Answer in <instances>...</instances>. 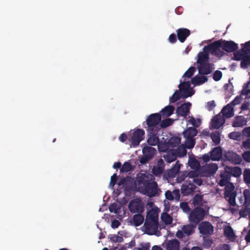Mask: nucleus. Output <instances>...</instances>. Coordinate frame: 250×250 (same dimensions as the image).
Segmentation results:
<instances>
[{
	"label": "nucleus",
	"mask_w": 250,
	"mask_h": 250,
	"mask_svg": "<svg viewBox=\"0 0 250 250\" xmlns=\"http://www.w3.org/2000/svg\"><path fill=\"white\" fill-rule=\"evenodd\" d=\"M177 37L176 34L172 33L170 34L168 38V41L171 43H174L177 42Z\"/></svg>",
	"instance_id": "69168bd1"
},
{
	"label": "nucleus",
	"mask_w": 250,
	"mask_h": 250,
	"mask_svg": "<svg viewBox=\"0 0 250 250\" xmlns=\"http://www.w3.org/2000/svg\"><path fill=\"white\" fill-rule=\"evenodd\" d=\"M250 84V82H248L247 83H245L243 86V89L242 90L241 94L243 95H245L246 98L248 97L249 93H247V91L249 89H247V88L249 87Z\"/></svg>",
	"instance_id": "5fc2aeb1"
},
{
	"label": "nucleus",
	"mask_w": 250,
	"mask_h": 250,
	"mask_svg": "<svg viewBox=\"0 0 250 250\" xmlns=\"http://www.w3.org/2000/svg\"><path fill=\"white\" fill-rule=\"evenodd\" d=\"M223 116L227 118H230L234 115L233 107L229 104H227L222 110Z\"/></svg>",
	"instance_id": "bb28decb"
},
{
	"label": "nucleus",
	"mask_w": 250,
	"mask_h": 250,
	"mask_svg": "<svg viewBox=\"0 0 250 250\" xmlns=\"http://www.w3.org/2000/svg\"><path fill=\"white\" fill-rule=\"evenodd\" d=\"M174 120L171 118H167L161 121L159 127L161 128H166L173 124Z\"/></svg>",
	"instance_id": "4c0bfd02"
},
{
	"label": "nucleus",
	"mask_w": 250,
	"mask_h": 250,
	"mask_svg": "<svg viewBox=\"0 0 250 250\" xmlns=\"http://www.w3.org/2000/svg\"><path fill=\"white\" fill-rule=\"evenodd\" d=\"M145 132L143 129H137L132 133L130 139L131 146L133 147L138 146L140 142L144 140Z\"/></svg>",
	"instance_id": "1a4fd4ad"
},
{
	"label": "nucleus",
	"mask_w": 250,
	"mask_h": 250,
	"mask_svg": "<svg viewBox=\"0 0 250 250\" xmlns=\"http://www.w3.org/2000/svg\"><path fill=\"white\" fill-rule=\"evenodd\" d=\"M164 169L160 167L156 166L152 168V172L155 176H159L163 173Z\"/></svg>",
	"instance_id": "09e8293b"
},
{
	"label": "nucleus",
	"mask_w": 250,
	"mask_h": 250,
	"mask_svg": "<svg viewBox=\"0 0 250 250\" xmlns=\"http://www.w3.org/2000/svg\"><path fill=\"white\" fill-rule=\"evenodd\" d=\"M189 119L188 121V123L189 124L192 125L195 128L198 127L201 124V120L199 118H197L195 119L193 116H191L188 117Z\"/></svg>",
	"instance_id": "e433bc0d"
},
{
	"label": "nucleus",
	"mask_w": 250,
	"mask_h": 250,
	"mask_svg": "<svg viewBox=\"0 0 250 250\" xmlns=\"http://www.w3.org/2000/svg\"><path fill=\"white\" fill-rule=\"evenodd\" d=\"M174 109L175 108L173 105H169L163 108L159 114L161 117H167L173 113Z\"/></svg>",
	"instance_id": "5701e85b"
},
{
	"label": "nucleus",
	"mask_w": 250,
	"mask_h": 250,
	"mask_svg": "<svg viewBox=\"0 0 250 250\" xmlns=\"http://www.w3.org/2000/svg\"><path fill=\"white\" fill-rule=\"evenodd\" d=\"M121 235H122L121 234ZM110 239L112 241L115 242V243L122 242L124 240L122 236H118V235H114V236H113L110 238Z\"/></svg>",
	"instance_id": "bf43d9fd"
},
{
	"label": "nucleus",
	"mask_w": 250,
	"mask_h": 250,
	"mask_svg": "<svg viewBox=\"0 0 250 250\" xmlns=\"http://www.w3.org/2000/svg\"><path fill=\"white\" fill-rule=\"evenodd\" d=\"M247 119L243 116H238L235 117L232 123L233 127H242L246 125Z\"/></svg>",
	"instance_id": "412c9836"
},
{
	"label": "nucleus",
	"mask_w": 250,
	"mask_h": 250,
	"mask_svg": "<svg viewBox=\"0 0 250 250\" xmlns=\"http://www.w3.org/2000/svg\"><path fill=\"white\" fill-rule=\"evenodd\" d=\"M211 138L213 142L215 145H218L220 143V134L218 132L212 133L210 135Z\"/></svg>",
	"instance_id": "c03bdc74"
},
{
	"label": "nucleus",
	"mask_w": 250,
	"mask_h": 250,
	"mask_svg": "<svg viewBox=\"0 0 250 250\" xmlns=\"http://www.w3.org/2000/svg\"><path fill=\"white\" fill-rule=\"evenodd\" d=\"M170 148L169 145L168 144V141L166 140L164 142H159L158 145V148L160 152H166Z\"/></svg>",
	"instance_id": "473e14b6"
},
{
	"label": "nucleus",
	"mask_w": 250,
	"mask_h": 250,
	"mask_svg": "<svg viewBox=\"0 0 250 250\" xmlns=\"http://www.w3.org/2000/svg\"><path fill=\"white\" fill-rule=\"evenodd\" d=\"M208 78L205 76H197L194 77L191 79V83L195 85H200L207 82Z\"/></svg>",
	"instance_id": "c85d7f7f"
},
{
	"label": "nucleus",
	"mask_w": 250,
	"mask_h": 250,
	"mask_svg": "<svg viewBox=\"0 0 250 250\" xmlns=\"http://www.w3.org/2000/svg\"><path fill=\"white\" fill-rule=\"evenodd\" d=\"M162 221L167 225H170L172 223V218L167 213H163L161 216Z\"/></svg>",
	"instance_id": "79ce46f5"
},
{
	"label": "nucleus",
	"mask_w": 250,
	"mask_h": 250,
	"mask_svg": "<svg viewBox=\"0 0 250 250\" xmlns=\"http://www.w3.org/2000/svg\"><path fill=\"white\" fill-rule=\"evenodd\" d=\"M240 202L241 204L250 205V191L246 189L243 191V196L240 197Z\"/></svg>",
	"instance_id": "a878e982"
},
{
	"label": "nucleus",
	"mask_w": 250,
	"mask_h": 250,
	"mask_svg": "<svg viewBox=\"0 0 250 250\" xmlns=\"http://www.w3.org/2000/svg\"><path fill=\"white\" fill-rule=\"evenodd\" d=\"M143 156L140 159V163L142 164H146L151 160L156 153V149L150 146H145L142 150Z\"/></svg>",
	"instance_id": "6e6552de"
},
{
	"label": "nucleus",
	"mask_w": 250,
	"mask_h": 250,
	"mask_svg": "<svg viewBox=\"0 0 250 250\" xmlns=\"http://www.w3.org/2000/svg\"><path fill=\"white\" fill-rule=\"evenodd\" d=\"M159 131H147L148 138L147 139V142L149 146H158L160 141L158 135V133Z\"/></svg>",
	"instance_id": "dca6fc26"
},
{
	"label": "nucleus",
	"mask_w": 250,
	"mask_h": 250,
	"mask_svg": "<svg viewBox=\"0 0 250 250\" xmlns=\"http://www.w3.org/2000/svg\"><path fill=\"white\" fill-rule=\"evenodd\" d=\"M242 148L246 150H250V139H247L242 142Z\"/></svg>",
	"instance_id": "3c124183"
},
{
	"label": "nucleus",
	"mask_w": 250,
	"mask_h": 250,
	"mask_svg": "<svg viewBox=\"0 0 250 250\" xmlns=\"http://www.w3.org/2000/svg\"><path fill=\"white\" fill-rule=\"evenodd\" d=\"M240 137V134L237 132H232L229 134V137L233 140H237Z\"/></svg>",
	"instance_id": "0e129e2a"
},
{
	"label": "nucleus",
	"mask_w": 250,
	"mask_h": 250,
	"mask_svg": "<svg viewBox=\"0 0 250 250\" xmlns=\"http://www.w3.org/2000/svg\"><path fill=\"white\" fill-rule=\"evenodd\" d=\"M190 83L189 81L184 82L179 85V90L184 92V98H187L191 96L194 94V91L189 89Z\"/></svg>",
	"instance_id": "4468645a"
},
{
	"label": "nucleus",
	"mask_w": 250,
	"mask_h": 250,
	"mask_svg": "<svg viewBox=\"0 0 250 250\" xmlns=\"http://www.w3.org/2000/svg\"><path fill=\"white\" fill-rule=\"evenodd\" d=\"M141 213H137L133 216V221L134 225L136 227L140 226L144 221V216L141 214Z\"/></svg>",
	"instance_id": "7c9ffc66"
},
{
	"label": "nucleus",
	"mask_w": 250,
	"mask_h": 250,
	"mask_svg": "<svg viewBox=\"0 0 250 250\" xmlns=\"http://www.w3.org/2000/svg\"><path fill=\"white\" fill-rule=\"evenodd\" d=\"M223 157L225 161L234 165H240L242 162L241 156L232 151H224Z\"/></svg>",
	"instance_id": "9d476101"
},
{
	"label": "nucleus",
	"mask_w": 250,
	"mask_h": 250,
	"mask_svg": "<svg viewBox=\"0 0 250 250\" xmlns=\"http://www.w3.org/2000/svg\"><path fill=\"white\" fill-rule=\"evenodd\" d=\"M177 38L181 42H184L190 35V31L185 28H180L176 30Z\"/></svg>",
	"instance_id": "f3484780"
},
{
	"label": "nucleus",
	"mask_w": 250,
	"mask_h": 250,
	"mask_svg": "<svg viewBox=\"0 0 250 250\" xmlns=\"http://www.w3.org/2000/svg\"><path fill=\"white\" fill-rule=\"evenodd\" d=\"M245 55L239 52H235L233 54L234 60L236 61H241L243 58V57L245 56Z\"/></svg>",
	"instance_id": "052dcab7"
},
{
	"label": "nucleus",
	"mask_w": 250,
	"mask_h": 250,
	"mask_svg": "<svg viewBox=\"0 0 250 250\" xmlns=\"http://www.w3.org/2000/svg\"><path fill=\"white\" fill-rule=\"evenodd\" d=\"M224 122V119L221 116L216 115L212 119V126L215 129H218Z\"/></svg>",
	"instance_id": "393cba45"
},
{
	"label": "nucleus",
	"mask_w": 250,
	"mask_h": 250,
	"mask_svg": "<svg viewBox=\"0 0 250 250\" xmlns=\"http://www.w3.org/2000/svg\"><path fill=\"white\" fill-rule=\"evenodd\" d=\"M229 172L230 175L235 177H238L241 175L242 170L241 168L237 167H229Z\"/></svg>",
	"instance_id": "2f4dec72"
},
{
	"label": "nucleus",
	"mask_w": 250,
	"mask_h": 250,
	"mask_svg": "<svg viewBox=\"0 0 250 250\" xmlns=\"http://www.w3.org/2000/svg\"><path fill=\"white\" fill-rule=\"evenodd\" d=\"M216 250H230V247L228 244H223L219 246Z\"/></svg>",
	"instance_id": "774afa93"
},
{
	"label": "nucleus",
	"mask_w": 250,
	"mask_h": 250,
	"mask_svg": "<svg viewBox=\"0 0 250 250\" xmlns=\"http://www.w3.org/2000/svg\"><path fill=\"white\" fill-rule=\"evenodd\" d=\"M180 208L182 209L184 212L188 213L191 210V209L187 202H182L180 205Z\"/></svg>",
	"instance_id": "603ef678"
},
{
	"label": "nucleus",
	"mask_w": 250,
	"mask_h": 250,
	"mask_svg": "<svg viewBox=\"0 0 250 250\" xmlns=\"http://www.w3.org/2000/svg\"><path fill=\"white\" fill-rule=\"evenodd\" d=\"M180 91V90H177L175 91L172 96L170 98V103H174L182 97Z\"/></svg>",
	"instance_id": "a19ab883"
},
{
	"label": "nucleus",
	"mask_w": 250,
	"mask_h": 250,
	"mask_svg": "<svg viewBox=\"0 0 250 250\" xmlns=\"http://www.w3.org/2000/svg\"><path fill=\"white\" fill-rule=\"evenodd\" d=\"M195 71V67H193V66H191L184 73V74L183 76V77H188V78L191 77L193 76Z\"/></svg>",
	"instance_id": "de8ad7c7"
},
{
	"label": "nucleus",
	"mask_w": 250,
	"mask_h": 250,
	"mask_svg": "<svg viewBox=\"0 0 250 250\" xmlns=\"http://www.w3.org/2000/svg\"><path fill=\"white\" fill-rule=\"evenodd\" d=\"M203 195L196 194L192 199V204L195 207L202 208L203 206Z\"/></svg>",
	"instance_id": "b1692460"
},
{
	"label": "nucleus",
	"mask_w": 250,
	"mask_h": 250,
	"mask_svg": "<svg viewBox=\"0 0 250 250\" xmlns=\"http://www.w3.org/2000/svg\"><path fill=\"white\" fill-rule=\"evenodd\" d=\"M182 230L184 233L187 235H190L192 232V227L189 225L184 226Z\"/></svg>",
	"instance_id": "6e6d98bb"
},
{
	"label": "nucleus",
	"mask_w": 250,
	"mask_h": 250,
	"mask_svg": "<svg viewBox=\"0 0 250 250\" xmlns=\"http://www.w3.org/2000/svg\"><path fill=\"white\" fill-rule=\"evenodd\" d=\"M222 154V150L221 147H216L210 152L211 159L213 161H218L221 158Z\"/></svg>",
	"instance_id": "aec40b11"
},
{
	"label": "nucleus",
	"mask_w": 250,
	"mask_h": 250,
	"mask_svg": "<svg viewBox=\"0 0 250 250\" xmlns=\"http://www.w3.org/2000/svg\"><path fill=\"white\" fill-rule=\"evenodd\" d=\"M223 40L220 39L218 41H215L212 43L205 46L204 47V51L210 52L212 55H215L217 57H221L223 56V51L220 50L219 48L222 47Z\"/></svg>",
	"instance_id": "423d86ee"
},
{
	"label": "nucleus",
	"mask_w": 250,
	"mask_h": 250,
	"mask_svg": "<svg viewBox=\"0 0 250 250\" xmlns=\"http://www.w3.org/2000/svg\"><path fill=\"white\" fill-rule=\"evenodd\" d=\"M218 168V166L216 164H211L207 165L205 167V170L209 174H214L216 173Z\"/></svg>",
	"instance_id": "f704fd0d"
},
{
	"label": "nucleus",
	"mask_w": 250,
	"mask_h": 250,
	"mask_svg": "<svg viewBox=\"0 0 250 250\" xmlns=\"http://www.w3.org/2000/svg\"><path fill=\"white\" fill-rule=\"evenodd\" d=\"M195 144V140L192 139H187L186 143L187 147L188 148H192L194 147Z\"/></svg>",
	"instance_id": "680f3d73"
},
{
	"label": "nucleus",
	"mask_w": 250,
	"mask_h": 250,
	"mask_svg": "<svg viewBox=\"0 0 250 250\" xmlns=\"http://www.w3.org/2000/svg\"><path fill=\"white\" fill-rule=\"evenodd\" d=\"M219 185L221 187L226 186L224 191V197L228 201L230 206H235L236 193L234 190L235 187L233 184L228 182V180H226V179L221 178L219 182Z\"/></svg>",
	"instance_id": "f03ea898"
},
{
	"label": "nucleus",
	"mask_w": 250,
	"mask_h": 250,
	"mask_svg": "<svg viewBox=\"0 0 250 250\" xmlns=\"http://www.w3.org/2000/svg\"><path fill=\"white\" fill-rule=\"evenodd\" d=\"M241 67L242 68L246 69L250 65V55H245L241 60L240 63Z\"/></svg>",
	"instance_id": "c9c22d12"
},
{
	"label": "nucleus",
	"mask_w": 250,
	"mask_h": 250,
	"mask_svg": "<svg viewBox=\"0 0 250 250\" xmlns=\"http://www.w3.org/2000/svg\"><path fill=\"white\" fill-rule=\"evenodd\" d=\"M242 132L245 137L249 138L248 139H250V126L244 128Z\"/></svg>",
	"instance_id": "338daca9"
},
{
	"label": "nucleus",
	"mask_w": 250,
	"mask_h": 250,
	"mask_svg": "<svg viewBox=\"0 0 250 250\" xmlns=\"http://www.w3.org/2000/svg\"><path fill=\"white\" fill-rule=\"evenodd\" d=\"M198 133L197 130L194 127H189L183 132V136L187 139H192Z\"/></svg>",
	"instance_id": "4be33fe9"
},
{
	"label": "nucleus",
	"mask_w": 250,
	"mask_h": 250,
	"mask_svg": "<svg viewBox=\"0 0 250 250\" xmlns=\"http://www.w3.org/2000/svg\"><path fill=\"white\" fill-rule=\"evenodd\" d=\"M242 51L250 54V41L244 44V47L242 48Z\"/></svg>",
	"instance_id": "13d9d810"
},
{
	"label": "nucleus",
	"mask_w": 250,
	"mask_h": 250,
	"mask_svg": "<svg viewBox=\"0 0 250 250\" xmlns=\"http://www.w3.org/2000/svg\"><path fill=\"white\" fill-rule=\"evenodd\" d=\"M158 211L154 209L147 212L146 219L143 226L144 230L148 235H161V232L158 230Z\"/></svg>",
	"instance_id": "f257e3e1"
},
{
	"label": "nucleus",
	"mask_w": 250,
	"mask_h": 250,
	"mask_svg": "<svg viewBox=\"0 0 250 250\" xmlns=\"http://www.w3.org/2000/svg\"><path fill=\"white\" fill-rule=\"evenodd\" d=\"M224 235L228 238H232L234 236L232 228L228 226L224 229Z\"/></svg>",
	"instance_id": "37998d69"
},
{
	"label": "nucleus",
	"mask_w": 250,
	"mask_h": 250,
	"mask_svg": "<svg viewBox=\"0 0 250 250\" xmlns=\"http://www.w3.org/2000/svg\"><path fill=\"white\" fill-rule=\"evenodd\" d=\"M197 63L201 64L204 63H208L209 61V55L207 50L204 51V52H200L198 54Z\"/></svg>",
	"instance_id": "cd10ccee"
},
{
	"label": "nucleus",
	"mask_w": 250,
	"mask_h": 250,
	"mask_svg": "<svg viewBox=\"0 0 250 250\" xmlns=\"http://www.w3.org/2000/svg\"><path fill=\"white\" fill-rule=\"evenodd\" d=\"M152 177V176H151ZM147 176H144L142 180V183L144 188V192L149 197L155 196L157 194L158 185L156 182L151 181L152 178L148 179Z\"/></svg>",
	"instance_id": "7ed1b4c3"
},
{
	"label": "nucleus",
	"mask_w": 250,
	"mask_h": 250,
	"mask_svg": "<svg viewBox=\"0 0 250 250\" xmlns=\"http://www.w3.org/2000/svg\"><path fill=\"white\" fill-rule=\"evenodd\" d=\"M222 48L225 51L230 53L238 48V44L232 41L223 40Z\"/></svg>",
	"instance_id": "ddd939ff"
},
{
	"label": "nucleus",
	"mask_w": 250,
	"mask_h": 250,
	"mask_svg": "<svg viewBox=\"0 0 250 250\" xmlns=\"http://www.w3.org/2000/svg\"><path fill=\"white\" fill-rule=\"evenodd\" d=\"M161 121V115L159 113H153L149 115L146 120V125H147V131H159L160 123Z\"/></svg>",
	"instance_id": "20e7f679"
},
{
	"label": "nucleus",
	"mask_w": 250,
	"mask_h": 250,
	"mask_svg": "<svg viewBox=\"0 0 250 250\" xmlns=\"http://www.w3.org/2000/svg\"><path fill=\"white\" fill-rule=\"evenodd\" d=\"M167 248L169 250H179V242L176 240H173L167 244Z\"/></svg>",
	"instance_id": "58836bf2"
},
{
	"label": "nucleus",
	"mask_w": 250,
	"mask_h": 250,
	"mask_svg": "<svg viewBox=\"0 0 250 250\" xmlns=\"http://www.w3.org/2000/svg\"><path fill=\"white\" fill-rule=\"evenodd\" d=\"M222 77V73L220 70L215 71L213 74V79L215 81H219Z\"/></svg>",
	"instance_id": "864d4df0"
},
{
	"label": "nucleus",
	"mask_w": 250,
	"mask_h": 250,
	"mask_svg": "<svg viewBox=\"0 0 250 250\" xmlns=\"http://www.w3.org/2000/svg\"><path fill=\"white\" fill-rule=\"evenodd\" d=\"M181 143V139L178 137H173L168 140L170 148L177 146Z\"/></svg>",
	"instance_id": "72a5a7b5"
},
{
	"label": "nucleus",
	"mask_w": 250,
	"mask_h": 250,
	"mask_svg": "<svg viewBox=\"0 0 250 250\" xmlns=\"http://www.w3.org/2000/svg\"><path fill=\"white\" fill-rule=\"evenodd\" d=\"M243 179L244 182L247 184H250V169H245L243 172Z\"/></svg>",
	"instance_id": "a18cd8bd"
},
{
	"label": "nucleus",
	"mask_w": 250,
	"mask_h": 250,
	"mask_svg": "<svg viewBox=\"0 0 250 250\" xmlns=\"http://www.w3.org/2000/svg\"><path fill=\"white\" fill-rule=\"evenodd\" d=\"M191 107V104L190 102L185 103L177 107L176 113L178 116L183 117L186 119L187 116L190 113Z\"/></svg>",
	"instance_id": "9b49d317"
},
{
	"label": "nucleus",
	"mask_w": 250,
	"mask_h": 250,
	"mask_svg": "<svg viewBox=\"0 0 250 250\" xmlns=\"http://www.w3.org/2000/svg\"><path fill=\"white\" fill-rule=\"evenodd\" d=\"M197 187L192 183L184 184L181 188V192L184 196H188L192 194Z\"/></svg>",
	"instance_id": "2eb2a0df"
},
{
	"label": "nucleus",
	"mask_w": 250,
	"mask_h": 250,
	"mask_svg": "<svg viewBox=\"0 0 250 250\" xmlns=\"http://www.w3.org/2000/svg\"><path fill=\"white\" fill-rule=\"evenodd\" d=\"M119 209L117 204L115 203L111 204L109 207V211L115 213H118Z\"/></svg>",
	"instance_id": "4d7b16f0"
},
{
	"label": "nucleus",
	"mask_w": 250,
	"mask_h": 250,
	"mask_svg": "<svg viewBox=\"0 0 250 250\" xmlns=\"http://www.w3.org/2000/svg\"><path fill=\"white\" fill-rule=\"evenodd\" d=\"M242 207L241 209L239 210V214L241 217H246L248 215L249 216V218H250V206H247V205L241 204Z\"/></svg>",
	"instance_id": "c756f323"
},
{
	"label": "nucleus",
	"mask_w": 250,
	"mask_h": 250,
	"mask_svg": "<svg viewBox=\"0 0 250 250\" xmlns=\"http://www.w3.org/2000/svg\"><path fill=\"white\" fill-rule=\"evenodd\" d=\"M132 169V166L129 162H125L120 168V172L126 173Z\"/></svg>",
	"instance_id": "ea45409f"
},
{
	"label": "nucleus",
	"mask_w": 250,
	"mask_h": 250,
	"mask_svg": "<svg viewBox=\"0 0 250 250\" xmlns=\"http://www.w3.org/2000/svg\"><path fill=\"white\" fill-rule=\"evenodd\" d=\"M198 67L199 73L202 75H208L211 73L212 68L208 62L199 64Z\"/></svg>",
	"instance_id": "6ab92c4d"
},
{
	"label": "nucleus",
	"mask_w": 250,
	"mask_h": 250,
	"mask_svg": "<svg viewBox=\"0 0 250 250\" xmlns=\"http://www.w3.org/2000/svg\"><path fill=\"white\" fill-rule=\"evenodd\" d=\"M128 208L131 213H142L144 211V205L140 198H136L130 201Z\"/></svg>",
	"instance_id": "0eeeda50"
},
{
	"label": "nucleus",
	"mask_w": 250,
	"mask_h": 250,
	"mask_svg": "<svg viewBox=\"0 0 250 250\" xmlns=\"http://www.w3.org/2000/svg\"><path fill=\"white\" fill-rule=\"evenodd\" d=\"M165 160L167 163H171L176 159V155L173 153L167 154L165 157Z\"/></svg>",
	"instance_id": "8fccbe9b"
},
{
	"label": "nucleus",
	"mask_w": 250,
	"mask_h": 250,
	"mask_svg": "<svg viewBox=\"0 0 250 250\" xmlns=\"http://www.w3.org/2000/svg\"><path fill=\"white\" fill-rule=\"evenodd\" d=\"M206 215V211L202 208L195 207L190 212L189 219L192 225L196 226L202 221Z\"/></svg>",
	"instance_id": "39448f33"
},
{
	"label": "nucleus",
	"mask_w": 250,
	"mask_h": 250,
	"mask_svg": "<svg viewBox=\"0 0 250 250\" xmlns=\"http://www.w3.org/2000/svg\"><path fill=\"white\" fill-rule=\"evenodd\" d=\"M117 178V176L116 173H114L111 177L110 179V182L109 184L110 187L113 188L116 183V180Z\"/></svg>",
	"instance_id": "e2e57ef3"
},
{
	"label": "nucleus",
	"mask_w": 250,
	"mask_h": 250,
	"mask_svg": "<svg viewBox=\"0 0 250 250\" xmlns=\"http://www.w3.org/2000/svg\"><path fill=\"white\" fill-rule=\"evenodd\" d=\"M181 166L179 161H177L173 167L166 171V175L169 178L175 177L179 172Z\"/></svg>",
	"instance_id": "a211bd4d"
},
{
	"label": "nucleus",
	"mask_w": 250,
	"mask_h": 250,
	"mask_svg": "<svg viewBox=\"0 0 250 250\" xmlns=\"http://www.w3.org/2000/svg\"><path fill=\"white\" fill-rule=\"evenodd\" d=\"M200 233L204 235H208L212 234L214 228L211 224L207 221L202 222L198 227Z\"/></svg>",
	"instance_id": "f8f14e48"
},
{
	"label": "nucleus",
	"mask_w": 250,
	"mask_h": 250,
	"mask_svg": "<svg viewBox=\"0 0 250 250\" xmlns=\"http://www.w3.org/2000/svg\"><path fill=\"white\" fill-rule=\"evenodd\" d=\"M242 161L250 163V150H245L241 154Z\"/></svg>",
	"instance_id": "49530a36"
}]
</instances>
